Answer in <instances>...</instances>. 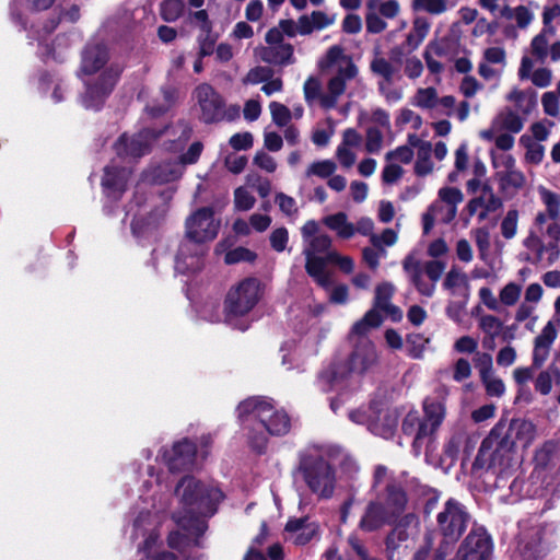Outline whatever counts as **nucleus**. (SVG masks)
Here are the masks:
<instances>
[{
  "instance_id": "obj_1",
  "label": "nucleus",
  "mask_w": 560,
  "mask_h": 560,
  "mask_svg": "<svg viewBox=\"0 0 560 560\" xmlns=\"http://www.w3.org/2000/svg\"><path fill=\"white\" fill-rule=\"evenodd\" d=\"M148 483L153 488L152 493L141 498L132 523L131 537L143 538L140 550L150 555L151 549L156 547L159 527L167 510L178 527L168 535L170 547L183 550L198 545V539L207 530L206 518L213 516L224 500L218 485L185 476L177 482L171 499L161 476H151Z\"/></svg>"
},
{
  "instance_id": "obj_2",
  "label": "nucleus",
  "mask_w": 560,
  "mask_h": 560,
  "mask_svg": "<svg viewBox=\"0 0 560 560\" xmlns=\"http://www.w3.org/2000/svg\"><path fill=\"white\" fill-rule=\"evenodd\" d=\"M237 418L250 447L262 452L268 443V436H283L292 428L290 416L283 409H278L271 399L250 397L238 404Z\"/></svg>"
},
{
  "instance_id": "obj_3",
  "label": "nucleus",
  "mask_w": 560,
  "mask_h": 560,
  "mask_svg": "<svg viewBox=\"0 0 560 560\" xmlns=\"http://www.w3.org/2000/svg\"><path fill=\"white\" fill-rule=\"evenodd\" d=\"M221 221L214 218L210 207L197 209L186 219V240L180 243L175 257L176 272L185 275L202 268V245L217 237Z\"/></svg>"
},
{
  "instance_id": "obj_4",
  "label": "nucleus",
  "mask_w": 560,
  "mask_h": 560,
  "mask_svg": "<svg viewBox=\"0 0 560 560\" xmlns=\"http://www.w3.org/2000/svg\"><path fill=\"white\" fill-rule=\"evenodd\" d=\"M108 59L106 47L89 46L83 52L81 73L85 84L82 105L88 109L97 110L116 85L122 68L117 63L105 67Z\"/></svg>"
},
{
  "instance_id": "obj_5",
  "label": "nucleus",
  "mask_w": 560,
  "mask_h": 560,
  "mask_svg": "<svg viewBox=\"0 0 560 560\" xmlns=\"http://www.w3.org/2000/svg\"><path fill=\"white\" fill-rule=\"evenodd\" d=\"M318 68L330 75L327 93H323L322 80L311 75L303 85L304 98L308 106L318 103L323 108L330 109L337 105L350 80V56L339 46H334L318 61Z\"/></svg>"
},
{
  "instance_id": "obj_6",
  "label": "nucleus",
  "mask_w": 560,
  "mask_h": 560,
  "mask_svg": "<svg viewBox=\"0 0 560 560\" xmlns=\"http://www.w3.org/2000/svg\"><path fill=\"white\" fill-rule=\"evenodd\" d=\"M298 470L310 491L318 499H330L334 495L337 486L336 470L324 457L304 455Z\"/></svg>"
},
{
  "instance_id": "obj_7",
  "label": "nucleus",
  "mask_w": 560,
  "mask_h": 560,
  "mask_svg": "<svg viewBox=\"0 0 560 560\" xmlns=\"http://www.w3.org/2000/svg\"><path fill=\"white\" fill-rule=\"evenodd\" d=\"M396 291L395 285L389 281H383L375 288L373 308H371L364 317L355 324L352 331L363 335L370 329L377 328L383 323L380 312H383L393 322L402 319V311L400 307L392 303V298Z\"/></svg>"
},
{
  "instance_id": "obj_8",
  "label": "nucleus",
  "mask_w": 560,
  "mask_h": 560,
  "mask_svg": "<svg viewBox=\"0 0 560 560\" xmlns=\"http://www.w3.org/2000/svg\"><path fill=\"white\" fill-rule=\"evenodd\" d=\"M261 296V284L256 278H246L233 285L225 298V320L234 325V319L248 314Z\"/></svg>"
},
{
  "instance_id": "obj_9",
  "label": "nucleus",
  "mask_w": 560,
  "mask_h": 560,
  "mask_svg": "<svg viewBox=\"0 0 560 560\" xmlns=\"http://www.w3.org/2000/svg\"><path fill=\"white\" fill-rule=\"evenodd\" d=\"M350 378V352L347 350L337 352L330 363L318 374L317 387L323 393L349 389Z\"/></svg>"
},
{
  "instance_id": "obj_10",
  "label": "nucleus",
  "mask_w": 560,
  "mask_h": 560,
  "mask_svg": "<svg viewBox=\"0 0 560 560\" xmlns=\"http://www.w3.org/2000/svg\"><path fill=\"white\" fill-rule=\"evenodd\" d=\"M167 132L168 129L166 128L159 131L144 129L132 136L122 135L115 143L116 153L121 159L141 158L150 151L158 138Z\"/></svg>"
},
{
  "instance_id": "obj_11",
  "label": "nucleus",
  "mask_w": 560,
  "mask_h": 560,
  "mask_svg": "<svg viewBox=\"0 0 560 560\" xmlns=\"http://www.w3.org/2000/svg\"><path fill=\"white\" fill-rule=\"evenodd\" d=\"M468 514L464 506L451 499L445 503L444 510L438 515V523L444 538L455 541L467 526Z\"/></svg>"
},
{
  "instance_id": "obj_12",
  "label": "nucleus",
  "mask_w": 560,
  "mask_h": 560,
  "mask_svg": "<svg viewBox=\"0 0 560 560\" xmlns=\"http://www.w3.org/2000/svg\"><path fill=\"white\" fill-rule=\"evenodd\" d=\"M200 109V119L206 124L219 121L224 116V100L208 83H201L192 92Z\"/></svg>"
},
{
  "instance_id": "obj_13",
  "label": "nucleus",
  "mask_w": 560,
  "mask_h": 560,
  "mask_svg": "<svg viewBox=\"0 0 560 560\" xmlns=\"http://www.w3.org/2000/svg\"><path fill=\"white\" fill-rule=\"evenodd\" d=\"M328 262L339 266L346 273L350 272V260L347 257H341L338 253H327L325 257H305L307 275L326 290L332 284L331 275L326 267Z\"/></svg>"
},
{
  "instance_id": "obj_14",
  "label": "nucleus",
  "mask_w": 560,
  "mask_h": 560,
  "mask_svg": "<svg viewBox=\"0 0 560 560\" xmlns=\"http://www.w3.org/2000/svg\"><path fill=\"white\" fill-rule=\"evenodd\" d=\"M492 556V541L482 529L471 530L458 548L457 560H490Z\"/></svg>"
},
{
  "instance_id": "obj_15",
  "label": "nucleus",
  "mask_w": 560,
  "mask_h": 560,
  "mask_svg": "<svg viewBox=\"0 0 560 560\" xmlns=\"http://www.w3.org/2000/svg\"><path fill=\"white\" fill-rule=\"evenodd\" d=\"M525 121V117L512 107L506 106L493 117L488 129H483L479 132V136L486 141H492L494 136L502 131L518 133L524 128Z\"/></svg>"
},
{
  "instance_id": "obj_16",
  "label": "nucleus",
  "mask_w": 560,
  "mask_h": 560,
  "mask_svg": "<svg viewBox=\"0 0 560 560\" xmlns=\"http://www.w3.org/2000/svg\"><path fill=\"white\" fill-rule=\"evenodd\" d=\"M455 97L445 95L439 97L435 88H419L411 98V104L415 107L425 110L438 109L442 115L450 116L455 107Z\"/></svg>"
},
{
  "instance_id": "obj_17",
  "label": "nucleus",
  "mask_w": 560,
  "mask_h": 560,
  "mask_svg": "<svg viewBox=\"0 0 560 560\" xmlns=\"http://www.w3.org/2000/svg\"><path fill=\"white\" fill-rule=\"evenodd\" d=\"M196 456V445L187 439L174 443L170 448H164L161 453L162 460L170 470L188 468L194 464Z\"/></svg>"
},
{
  "instance_id": "obj_18",
  "label": "nucleus",
  "mask_w": 560,
  "mask_h": 560,
  "mask_svg": "<svg viewBox=\"0 0 560 560\" xmlns=\"http://www.w3.org/2000/svg\"><path fill=\"white\" fill-rule=\"evenodd\" d=\"M318 535V523L308 516L290 518L284 527V539L296 546H304Z\"/></svg>"
},
{
  "instance_id": "obj_19",
  "label": "nucleus",
  "mask_w": 560,
  "mask_h": 560,
  "mask_svg": "<svg viewBox=\"0 0 560 560\" xmlns=\"http://www.w3.org/2000/svg\"><path fill=\"white\" fill-rule=\"evenodd\" d=\"M424 418L420 427V435H432L440 428L446 416L445 398L428 397L423 401Z\"/></svg>"
},
{
  "instance_id": "obj_20",
  "label": "nucleus",
  "mask_w": 560,
  "mask_h": 560,
  "mask_svg": "<svg viewBox=\"0 0 560 560\" xmlns=\"http://www.w3.org/2000/svg\"><path fill=\"white\" fill-rule=\"evenodd\" d=\"M130 171L126 167L118 168L115 162L105 167L102 185L108 199H118L127 187Z\"/></svg>"
},
{
  "instance_id": "obj_21",
  "label": "nucleus",
  "mask_w": 560,
  "mask_h": 560,
  "mask_svg": "<svg viewBox=\"0 0 560 560\" xmlns=\"http://www.w3.org/2000/svg\"><path fill=\"white\" fill-rule=\"evenodd\" d=\"M402 268L416 287L417 291L424 296H432L435 291L433 282L424 279L420 260L415 254H409L402 261Z\"/></svg>"
},
{
  "instance_id": "obj_22",
  "label": "nucleus",
  "mask_w": 560,
  "mask_h": 560,
  "mask_svg": "<svg viewBox=\"0 0 560 560\" xmlns=\"http://www.w3.org/2000/svg\"><path fill=\"white\" fill-rule=\"evenodd\" d=\"M558 336L553 323H547L540 334L535 338L533 351V365L540 368L549 355L550 348Z\"/></svg>"
},
{
  "instance_id": "obj_23",
  "label": "nucleus",
  "mask_w": 560,
  "mask_h": 560,
  "mask_svg": "<svg viewBox=\"0 0 560 560\" xmlns=\"http://www.w3.org/2000/svg\"><path fill=\"white\" fill-rule=\"evenodd\" d=\"M409 144L417 149L415 173L418 176L431 174L434 170V164L431 160L432 144L429 141H422L417 135L409 136Z\"/></svg>"
},
{
  "instance_id": "obj_24",
  "label": "nucleus",
  "mask_w": 560,
  "mask_h": 560,
  "mask_svg": "<svg viewBox=\"0 0 560 560\" xmlns=\"http://www.w3.org/2000/svg\"><path fill=\"white\" fill-rule=\"evenodd\" d=\"M183 172V166L177 161L164 162L148 170L143 174L142 180L151 184H165L178 179Z\"/></svg>"
},
{
  "instance_id": "obj_25",
  "label": "nucleus",
  "mask_w": 560,
  "mask_h": 560,
  "mask_svg": "<svg viewBox=\"0 0 560 560\" xmlns=\"http://www.w3.org/2000/svg\"><path fill=\"white\" fill-rule=\"evenodd\" d=\"M505 100L514 105V110L527 118L537 106V94L533 90L512 89Z\"/></svg>"
},
{
  "instance_id": "obj_26",
  "label": "nucleus",
  "mask_w": 560,
  "mask_h": 560,
  "mask_svg": "<svg viewBox=\"0 0 560 560\" xmlns=\"http://www.w3.org/2000/svg\"><path fill=\"white\" fill-rule=\"evenodd\" d=\"M147 214L148 212L140 207H138L137 210H135L133 206H130L126 210V218H132L130 222L131 232L133 236L138 240L154 234L156 224L155 222L149 220L147 218Z\"/></svg>"
},
{
  "instance_id": "obj_27",
  "label": "nucleus",
  "mask_w": 560,
  "mask_h": 560,
  "mask_svg": "<svg viewBox=\"0 0 560 560\" xmlns=\"http://www.w3.org/2000/svg\"><path fill=\"white\" fill-rule=\"evenodd\" d=\"M259 57L265 62L279 66L292 65L294 62L293 47L288 43L262 47L259 51Z\"/></svg>"
},
{
  "instance_id": "obj_28",
  "label": "nucleus",
  "mask_w": 560,
  "mask_h": 560,
  "mask_svg": "<svg viewBox=\"0 0 560 560\" xmlns=\"http://www.w3.org/2000/svg\"><path fill=\"white\" fill-rule=\"evenodd\" d=\"M509 438L513 444L528 447L536 438V427L528 420H512L509 428Z\"/></svg>"
},
{
  "instance_id": "obj_29",
  "label": "nucleus",
  "mask_w": 560,
  "mask_h": 560,
  "mask_svg": "<svg viewBox=\"0 0 560 560\" xmlns=\"http://www.w3.org/2000/svg\"><path fill=\"white\" fill-rule=\"evenodd\" d=\"M335 14H328L323 11H314L311 15H302L299 18V34L308 35L315 30H323L334 24Z\"/></svg>"
},
{
  "instance_id": "obj_30",
  "label": "nucleus",
  "mask_w": 560,
  "mask_h": 560,
  "mask_svg": "<svg viewBox=\"0 0 560 560\" xmlns=\"http://www.w3.org/2000/svg\"><path fill=\"white\" fill-rule=\"evenodd\" d=\"M376 361V351L370 340L363 339L352 354V371L365 372Z\"/></svg>"
},
{
  "instance_id": "obj_31",
  "label": "nucleus",
  "mask_w": 560,
  "mask_h": 560,
  "mask_svg": "<svg viewBox=\"0 0 560 560\" xmlns=\"http://www.w3.org/2000/svg\"><path fill=\"white\" fill-rule=\"evenodd\" d=\"M498 205V199L492 194L491 189L485 187L482 196L471 199L467 205L469 215L478 213L479 220L482 221L487 218L490 210L494 209Z\"/></svg>"
},
{
  "instance_id": "obj_32",
  "label": "nucleus",
  "mask_w": 560,
  "mask_h": 560,
  "mask_svg": "<svg viewBox=\"0 0 560 560\" xmlns=\"http://www.w3.org/2000/svg\"><path fill=\"white\" fill-rule=\"evenodd\" d=\"M443 287L451 292L452 295H468L469 282L467 275L458 268H451L443 281Z\"/></svg>"
},
{
  "instance_id": "obj_33",
  "label": "nucleus",
  "mask_w": 560,
  "mask_h": 560,
  "mask_svg": "<svg viewBox=\"0 0 560 560\" xmlns=\"http://www.w3.org/2000/svg\"><path fill=\"white\" fill-rule=\"evenodd\" d=\"M390 518V514L384 506L373 503L368 508L360 525L365 530H374L389 522Z\"/></svg>"
},
{
  "instance_id": "obj_34",
  "label": "nucleus",
  "mask_w": 560,
  "mask_h": 560,
  "mask_svg": "<svg viewBox=\"0 0 560 560\" xmlns=\"http://www.w3.org/2000/svg\"><path fill=\"white\" fill-rule=\"evenodd\" d=\"M409 534H407L401 526H397L387 537L386 547L388 557L392 560H396L400 557L404 549L407 546L404 542L407 541Z\"/></svg>"
},
{
  "instance_id": "obj_35",
  "label": "nucleus",
  "mask_w": 560,
  "mask_h": 560,
  "mask_svg": "<svg viewBox=\"0 0 560 560\" xmlns=\"http://www.w3.org/2000/svg\"><path fill=\"white\" fill-rule=\"evenodd\" d=\"M329 247V236L322 233L303 245V254L305 257H325L327 253H330Z\"/></svg>"
},
{
  "instance_id": "obj_36",
  "label": "nucleus",
  "mask_w": 560,
  "mask_h": 560,
  "mask_svg": "<svg viewBox=\"0 0 560 560\" xmlns=\"http://www.w3.org/2000/svg\"><path fill=\"white\" fill-rule=\"evenodd\" d=\"M411 5L415 11L440 15L453 8L454 3L451 0H412Z\"/></svg>"
},
{
  "instance_id": "obj_37",
  "label": "nucleus",
  "mask_w": 560,
  "mask_h": 560,
  "mask_svg": "<svg viewBox=\"0 0 560 560\" xmlns=\"http://www.w3.org/2000/svg\"><path fill=\"white\" fill-rule=\"evenodd\" d=\"M430 31V23L425 18H416L412 30L407 36V45L411 49H416L427 37Z\"/></svg>"
},
{
  "instance_id": "obj_38",
  "label": "nucleus",
  "mask_w": 560,
  "mask_h": 560,
  "mask_svg": "<svg viewBox=\"0 0 560 560\" xmlns=\"http://www.w3.org/2000/svg\"><path fill=\"white\" fill-rule=\"evenodd\" d=\"M520 144L526 149L525 161L532 164H539L545 156V148L536 142L532 137L523 135L520 138Z\"/></svg>"
},
{
  "instance_id": "obj_39",
  "label": "nucleus",
  "mask_w": 560,
  "mask_h": 560,
  "mask_svg": "<svg viewBox=\"0 0 560 560\" xmlns=\"http://www.w3.org/2000/svg\"><path fill=\"white\" fill-rule=\"evenodd\" d=\"M422 424V420L416 413H408L402 422V431L406 434H413V447L417 452L420 451L422 441L430 435H420V427Z\"/></svg>"
},
{
  "instance_id": "obj_40",
  "label": "nucleus",
  "mask_w": 560,
  "mask_h": 560,
  "mask_svg": "<svg viewBox=\"0 0 560 560\" xmlns=\"http://www.w3.org/2000/svg\"><path fill=\"white\" fill-rule=\"evenodd\" d=\"M336 168V163L331 160L315 161L305 170V177L308 179L313 177L327 178L335 173Z\"/></svg>"
},
{
  "instance_id": "obj_41",
  "label": "nucleus",
  "mask_w": 560,
  "mask_h": 560,
  "mask_svg": "<svg viewBox=\"0 0 560 560\" xmlns=\"http://www.w3.org/2000/svg\"><path fill=\"white\" fill-rule=\"evenodd\" d=\"M324 223L331 231L336 232L338 236L343 238L350 237V224L348 222V215L345 212L326 217Z\"/></svg>"
},
{
  "instance_id": "obj_42",
  "label": "nucleus",
  "mask_w": 560,
  "mask_h": 560,
  "mask_svg": "<svg viewBox=\"0 0 560 560\" xmlns=\"http://www.w3.org/2000/svg\"><path fill=\"white\" fill-rule=\"evenodd\" d=\"M162 102L158 105H147L145 112L149 116L158 117L168 110L175 103L176 90L171 88L164 89L162 91Z\"/></svg>"
},
{
  "instance_id": "obj_43",
  "label": "nucleus",
  "mask_w": 560,
  "mask_h": 560,
  "mask_svg": "<svg viewBox=\"0 0 560 560\" xmlns=\"http://www.w3.org/2000/svg\"><path fill=\"white\" fill-rule=\"evenodd\" d=\"M500 185L503 189H520L524 187L526 179L522 171H520L517 167L508 171L505 173H502L501 175L497 176Z\"/></svg>"
},
{
  "instance_id": "obj_44",
  "label": "nucleus",
  "mask_w": 560,
  "mask_h": 560,
  "mask_svg": "<svg viewBox=\"0 0 560 560\" xmlns=\"http://www.w3.org/2000/svg\"><path fill=\"white\" fill-rule=\"evenodd\" d=\"M399 224L396 229H385L380 234L374 233L371 235V244L374 247L386 249V247L394 246L398 241Z\"/></svg>"
},
{
  "instance_id": "obj_45",
  "label": "nucleus",
  "mask_w": 560,
  "mask_h": 560,
  "mask_svg": "<svg viewBox=\"0 0 560 560\" xmlns=\"http://www.w3.org/2000/svg\"><path fill=\"white\" fill-rule=\"evenodd\" d=\"M480 381L486 389V394L490 397H502L505 393V384L495 372L480 377Z\"/></svg>"
},
{
  "instance_id": "obj_46",
  "label": "nucleus",
  "mask_w": 560,
  "mask_h": 560,
  "mask_svg": "<svg viewBox=\"0 0 560 560\" xmlns=\"http://www.w3.org/2000/svg\"><path fill=\"white\" fill-rule=\"evenodd\" d=\"M522 294V285L515 282L506 283L499 292L500 304L504 306H514Z\"/></svg>"
},
{
  "instance_id": "obj_47",
  "label": "nucleus",
  "mask_w": 560,
  "mask_h": 560,
  "mask_svg": "<svg viewBox=\"0 0 560 560\" xmlns=\"http://www.w3.org/2000/svg\"><path fill=\"white\" fill-rule=\"evenodd\" d=\"M548 35L550 34V31H546V28L542 30L541 33L536 35L530 44L532 54L539 60L545 61V59L548 56V47H549V38Z\"/></svg>"
},
{
  "instance_id": "obj_48",
  "label": "nucleus",
  "mask_w": 560,
  "mask_h": 560,
  "mask_svg": "<svg viewBox=\"0 0 560 560\" xmlns=\"http://www.w3.org/2000/svg\"><path fill=\"white\" fill-rule=\"evenodd\" d=\"M505 16L515 21L521 28H526L534 20V13L525 5L506 9Z\"/></svg>"
},
{
  "instance_id": "obj_49",
  "label": "nucleus",
  "mask_w": 560,
  "mask_h": 560,
  "mask_svg": "<svg viewBox=\"0 0 560 560\" xmlns=\"http://www.w3.org/2000/svg\"><path fill=\"white\" fill-rule=\"evenodd\" d=\"M183 0H164L161 4V15L166 22L176 21L184 12Z\"/></svg>"
},
{
  "instance_id": "obj_50",
  "label": "nucleus",
  "mask_w": 560,
  "mask_h": 560,
  "mask_svg": "<svg viewBox=\"0 0 560 560\" xmlns=\"http://www.w3.org/2000/svg\"><path fill=\"white\" fill-rule=\"evenodd\" d=\"M255 197L248 186H242L234 191V207L238 211L250 210L255 205Z\"/></svg>"
},
{
  "instance_id": "obj_51",
  "label": "nucleus",
  "mask_w": 560,
  "mask_h": 560,
  "mask_svg": "<svg viewBox=\"0 0 560 560\" xmlns=\"http://www.w3.org/2000/svg\"><path fill=\"white\" fill-rule=\"evenodd\" d=\"M406 502V494L400 489L395 487L388 489L387 506L385 509L392 517L402 511Z\"/></svg>"
},
{
  "instance_id": "obj_52",
  "label": "nucleus",
  "mask_w": 560,
  "mask_h": 560,
  "mask_svg": "<svg viewBox=\"0 0 560 560\" xmlns=\"http://www.w3.org/2000/svg\"><path fill=\"white\" fill-rule=\"evenodd\" d=\"M502 327V322L494 315H482L479 318V328L492 340L500 335Z\"/></svg>"
},
{
  "instance_id": "obj_53",
  "label": "nucleus",
  "mask_w": 560,
  "mask_h": 560,
  "mask_svg": "<svg viewBox=\"0 0 560 560\" xmlns=\"http://www.w3.org/2000/svg\"><path fill=\"white\" fill-rule=\"evenodd\" d=\"M541 200L546 206V212L551 221H557L560 215V200L559 197L547 189L540 190Z\"/></svg>"
},
{
  "instance_id": "obj_54",
  "label": "nucleus",
  "mask_w": 560,
  "mask_h": 560,
  "mask_svg": "<svg viewBox=\"0 0 560 560\" xmlns=\"http://www.w3.org/2000/svg\"><path fill=\"white\" fill-rule=\"evenodd\" d=\"M541 200L546 206V212L551 221H557L560 215V200L559 197L547 189L540 190Z\"/></svg>"
},
{
  "instance_id": "obj_55",
  "label": "nucleus",
  "mask_w": 560,
  "mask_h": 560,
  "mask_svg": "<svg viewBox=\"0 0 560 560\" xmlns=\"http://www.w3.org/2000/svg\"><path fill=\"white\" fill-rule=\"evenodd\" d=\"M269 110L271 114L272 121L279 127L287 126L292 118L291 110L281 103L271 102L269 104Z\"/></svg>"
},
{
  "instance_id": "obj_56",
  "label": "nucleus",
  "mask_w": 560,
  "mask_h": 560,
  "mask_svg": "<svg viewBox=\"0 0 560 560\" xmlns=\"http://www.w3.org/2000/svg\"><path fill=\"white\" fill-rule=\"evenodd\" d=\"M518 224V211L511 209L501 222V233L504 238L511 240L516 235Z\"/></svg>"
},
{
  "instance_id": "obj_57",
  "label": "nucleus",
  "mask_w": 560,
  "mask_h": 560,
  "mask_svg": "<svg viewBox=\"0 0 560 560\" xmlns=\"http://www.w3.org/2000/svg\"><path fill=\"white\" fill-rule=\"evenodd\" d=\"M256 259V254L245 247H236L229 250L224 256V261L228 265H233L242 261L252 262Z\"/></svg>"
},
{
  "instance_id": "obj_58",
  "label": "nucleus",
  "mask_w": 560,
  "mask_h": 560,
  "mask_svg": "<svg viewBox=\"0 0 560 560\" xmlns=\"http://www.w3.org/2000/svg\"><path fill=\"white\" fill-rule=\"evenodd\" d=\"M415 152L411 145H401L386 153V162H394L396 164H408L412 161Z\"/></svg>"
},
{
  "instance_id": "obj_59",
  "label": "nucleus",
  "mask_w": 560,
  "mask_h": 560,
  "mask_svg": "<svg viewBox=\"0 0 560 560\" xmlns=\"http://www.w3.org/2000/svg\"><path fill=\"white\" fill-rule=\"evenodd\" d=\"M272 77V70L268 67H255L243 79L244 84L264 83Z\"/></svg>"
},
{
  "instance_id": "obj_60",
  "label": "nucleus",
  "mask_w": 560,
  "mask_h": 560,
  "mask_svg": "<svg viewBox=\"0 0 560 560\" xmlns=\"http://www.w3.org/2000/svg\"><path fill=\"white\" fill-rule=\"evenodd\" d=\"M524 246L534 252L539 259L542 257L545 252H551V248L548 245V238L544 237L542 240L535 235L534 232H532L530 235L524 240Z\"/></svg>"
},
{
  "instance_id": "obj_61",
  "label": "nucleus",
  "mask_w": 560,
  "mask_h": 560,
  "mask_svg": "<svg viewBox=\"0 0 560 560\" xmlns=\"http://www.w3.org/2000/svg\"><path fill=\"white\" fill-rule=\"evenodd\" d=\"M439 198L444 205L448 207H455L457 209V205L463 201L464 196L458 188L444 187L440 189Z\"/></svg>"
},
{
  "instance_id": "obj_62",
  "label": "nucleus",
  "mask_w": 560,
  "mask_h": 560,
  "mask_svg": "<svg viewBox=\"0 0 560 560\" xmlns=\"http://www.w3.org/2000/svg\"><path fill=\"white\" fill-rule=\"evenodd\" d=\"M371 69L374 73L384 78V80L388 83L393 81L395 75L394 67L384 58H376L371 63Z\"/></svg>"
},
{
  "instance_id": "obj_63",
  "label": "nucleus",
  "mask_w": 560,
  "mask_h": 560,
  "mask_svg": "<svg viewBox=\"0 0 560 560\" xmlns=\"http://www.w3.org/2000/svg\"><path fill=\"white\" fill-rule=\"evenodd\" d=\"M474 363L480 377L494 372L493 360L490 353L477 351L474 357Z\"/></svg>"
},
{
  "instance_id": "obj_64",
  "label": "nucleus",
  "mask_w": 560,
  "mask_h": 560,
  "mask_svg": "<svg viewBox=\"0 0 560 560\" xmlns=\"http://www.w3.org/2000/svg\"><path fill=\"white\" fill-rule=\"evenodd\" d=\"M544 113L550 117H558L560 113L559 97L556 92H546L541 96Z\"/></svg>"
}]
</instances>
